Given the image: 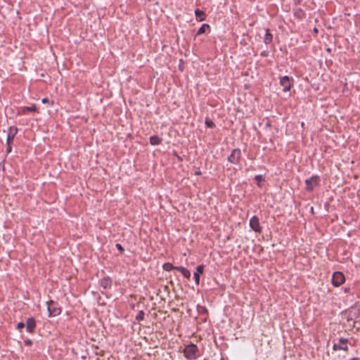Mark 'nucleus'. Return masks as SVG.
<instances>
[{"label":"nucleus","mask_w":360,"mask_h":360,"mask_svg":"<svg viewBox=\"0 0 360 360\" xmlns=\"http://www.w3.org/2000/svg\"><path fill=\"white\" fill-rule=\"evenodd\" d=\"M198 348L196 345L191 343L186 346L184 349V356L187 359H195L198 356Z\"/></svg>","instance_id":"obj_1"},{"label":"nucleus","mask_w":360,"mask_h":360,"mask_svg":"<svg viewBox=\"0 0 360 360\" xmlns=\"http://www.w3.org/2000/svg\"><path fill=\"white\" fill-rule=\"evenodd\" d=\"M47 310L49 317L59 315L61 312L60 307L53 300L47 302Z\"/></svg>","instance_id":"obj_2"},{"label":"nucleus","mask_w":360,"mask_h":360,"mask_svg":"<svg viewBox=\"0 0 360 360\" xmlns=\"http://www.w3.org/2000/svg\"><path fill=\"white\" fill-rule=\"evenodd\" d=\"M348 342H349L348 338H340L338 340V342L334 343V345L333 346V349L335 351H337V350L347 351L348 350V346H347Z\"/></svg>","instance_id":"obj_3"},{"label":"nucleus","mask_w":360,"mask_h":360,"mask_svg":"<svg viewBox=\"0 0 360 360\" xmlns=\"http://www.w3.org/2000/svg\"><path fill=\"white\" fill-rule=\"evenodd\" d=\"M345 281V276L342 272H334L332 277V283L334 286L341 285Z\"/></svg>","instance_id":"obj_4"},{"label":"nucleus","mask_w":360,"mask_h":360,"mask_svg":"<svg viewBox=\"0 0 360 360\" xmlns=\"http://www.w3.org/2000/svg\"><path fill=\"white\" fill-rule=\"evenodd\" d=\"M280 84L283 86V91H288L292 86V79L288 76H283L280 79Z\"/></svg>","instance_id":"obj_5"},{"label":"nucleus","mask_w":360,"mask_h":360,"mask_svg":"<svg viewBox=\"0 0 360 360\" xmlns=\"http://www.w3.org/2000/svg\"><path fill=\"white\" fill-rule=\"evenodd\" d=\"M241 156V151L240 149H233L231 151V155L228 158V160L233 164H237L239 162Z\"/></svg>","instance_id":"obj_6"},{"label":"nucleus","mask_w":360,"mask_h":360,"mask_svg":"<svg viewBox=\"0 0 360 360\" xmlns=\"http://www.w3.org/2000/svg\"><path fill=\"white\" fill-rule=\"evenodd\" d=\"M250 228L256 233L262 232V227L259 224V218L256 216H253L249 222Z\"/></svg>","instance_id":"obj_7"},{"label":"nucleus","mask_w":360,"mask_h":360,"mask_svg":"<svg viewBox=\"0 0 360 360\" xmlns=\"http://www.w3.org/2000/svg\"><path fill=\"white\" fill-rule=\"evenodd\" d=\"M319 177L313 176L309 179L305 180L306 189L311 191L314 189V184H318Z\"/></svg>","instance_id":"obj_8"},{"label":"nucleus","mask_w":360,"mask_h":360,"mask_svg":"<svg viewBox=\"0 0 360 360\" xmlns=\"http://www.w3.org/2000/svg\"><path fill=\"white\" fill-rule=\"evenodd\" d=\"M28 333H33L36 328V321L33 317L28 318L25 323Z\"/></svg>","instance_id":"obj_9"},{"label":"nucleus","mask_w":360,"mask_h":360,"mask_svg":"<svg viewBox=\"0 0 360 360\" xmlns=\"http://www.w3.org/2000/svg\"><path fill=\"white\" fill-rule=\"evenodd\" d=\"M18 133V128L15 126L10 127L8 128V135H7V143H12L15 136Z\"/></svg>","instance_id":"obj_10"},{"label":"nucleus","mask_w":360,"mask_h":360,"mask_svg":"<svg viewBox=\"0 0 360 360\" xmlns=\"http://www.w3.org/2000/svg\"><path fill=\"white\" fill-rule=\"evenodd\" d=\"M203 271H204V266L202 264L197 266L196 271L194 273V279H195V282L197 285H198L200 283V276L201 274H202Z\"/></svg>","instance_id":"obj_11"},{"label":"nucleus","mask_w":360,"mask_h":360,"mask_svg":"<svg viewBox=\"0 0 360 360\" xmlns=\"http://www.w3.org/2000/svg\"><path fill=\"white\" fill-rule=\"evenodd\" d=\"M100 283L104 289H108L111 287L112 281L109 277H105L101 280Z\"/></svg>","instance_id":"obj_12"},{"label":"nucleus","mask_w":360,"mask_h":360,"mask_svg":"<svg viewBox=\"0 0 360 360\" xmlns=\"http://www.w3.org/2000/svg\"><path fill=\"white\" fill-rule=\"evenodd\" d=\"M176 270L179 271L181 272V274L186 278L189 279L191 278V272L188 269H187L186 268L184 267V266H178V268H176Z\"/></svg>","instance_id":"obj_13"},{"label":"nucleus","mask_w":360,"mask_h":360,"mask_svg":"<svg viewBox=\"0 0 360 360\" xmlns=\"http://www.w3.org/2000/svg\"><path fill=\"white\" fill-rule=\"evenodd\" d=\"M195 14L198 21H203L205 19V13L198 8L195 11Z\"/></svg>","instance_id":"obj_14"},{"label":"nucleus","mask_w":360,"mask_h":360,"mask_svg":"<svg viewBox=\"0 0 360 360\" xmlns=\"http://www.w3.org/2000/svg\"><path fill=\"white\" fill-rule=\"evenodd\" d=\"M273 37L272 34L270 33V31L269 29L266 30V34L264 37V41L266 44H269L272 41Z\"/></svg>","instance_id":"obj_15"},{"label":"nucleus","mask_w":360,"mask_h":360,"mask_svg":"<svg viewBox=\"0 0 360 360\" xmlns=\"http://www.w3.org/2000/svg\"><path fill=\"white\" fill-rule=\"evenodd\" d=\"M162 139L158 136H152L150 137V143L151 145L155 146L158 145L161 143Z\"/></svg>","instance_id":"obj_16"},{"label":"nucleus","mask_w":360,"mask_h":360,"mask_svg":"<svg viewBox=\"0 0 360 360\" xmlns=\"http://www.w3.org/2000/svg\"><path fill=\"white\" fill-rule=\"evenodd\" d=\"M176 268H178V266H175L172 264L169 263V262L165 263L162 265V269L165 271H172L173 269H176Z\"/></svg>","instance_id":"obj_17"},{"label":"nucleus","mask_w":360,"mask_h":360,"mask_svg":"<svg viewBox=\"0 0 360 360\" xmlns=\"http://www.w3.org/2000/svg\"><path fill=\"white\" fill-rule=\"evenodd\" d=\"M207 30H210V25L208 24H202L198 30L197 35L205 33Z\"/></svg>","instance_id":"obj_18"},{"label":"nucleus","mask_w":360,"mask_h":360,"mask_svg":"<svg viewBox=\"0 0 360 360\" xmlns=\"http://www.w3.org/2000/svg\"><path fill=\"white\" fill-rule=\"evenodd\" d=\"M37 106L35 105H32L31 106H25V107H23L22 108V112H35L37 111Z\"/></svg>","instance_id":"obj_19"},{"label":"nucleus","mask_w":360,"mask_h":360,"mask_svg":"<svg viewBox=\"0 0 360 360\" xmlns=\"http://www.w3.org/2000/svg\"><path fill=\"white\" fill-rule=\"evenodd\" d=\"M144 319V312L143 311H139V312L138 313V314L136 315V320L137 321H143Z\"/></svg>","instance_id":"obj_20"},{"label":"nucleus","mask_w":360,"mask_h":360,"mask_svg":"<svg viewBox=\"0 0 360 360\" xmlns=\"http://www.w3.org/2000/svg\"><path fill=\"white\" fill-rule=\"evenodd\" d=\"M205 124L207 127H210V128H212L214 127V122L210 120V119H208L207 118L205 120Z\"/></svg>","instance_id":"obj_21"},{"label":"nucleus","mask_w":360,"mask_h":360,"mask_svg":"<svg viewBox=\"0 0 360 360\" xmlns=\"http://www.w3.org/2000/svg\"><path fill=\"white\" fill-rule=\"evenodd\" d=\"M255 181H257V185L260 186L259 183H260V181H263V177L262 175L257 174L255 176Z\"/></svg>","instance_id":"obj_22"},{"label":"nucleus","mask_w":360,"mask_h":360,"mask_svg":"<svg viewBox=\"0 0 360 360\" xmlns=\"http://www.w3.org/2000/svg\"><path fill=\"white\" fill-rule=\"evenodd\" d=\"M295 15L299 17L300 18H302V16L304 15L302 10L301 9H298L295 13Z\"/></svg>","instance_id":"obj_23"},{"label":"nucleus","mask_w":360,"mask_h":360,"mask_svg":"<svg viewBox=\"0 0 360 360\" xmlns=\"http://www.w3.org/2000/svg\"><path fill=\"white\" fill-rule=\"evenodd\" d=\"M116 248L117 249L121 252L122 253L124 250V248L122 246V245H120V243H117L116 244Z\"/></svg>","instance_id":"obj_24"},{"label":"nucleus","mask_w":360,"mask_h":360,"mask_svg":"<svg viewBox=\"0 0 360 360\" xmlns=\"http://www.w3.org/2000/svg\"><path fill=\"white\" fill-rule=\"evenodd\" d=\"M11 143H7L6 142V153H10L11 152V150H12V148H11Z\"/></svg>","instance_id":"obj_25"},{"label":"nucleus","mask_w":360,"mask_h":360,"mask_svg":"<svg viewBox=\"0 0 360 360\" xmlns=\"http://www.w3.org/2000/svg\"><path fill=\"white\" fill-rule=\"evenodd\" d=\"M25 326V323H22V322H20V323H18V325H17V328H18V329H22V328H23Z\"/></svg>","instance_id":"obj_26"},{"label":"nucleus","mask_w":360,"mask_h":360,"mask_svg":"<svg viewBox=\"0 0 360 360\" xmlns=\"http://www.w3.org/2000/svg\"><path fill=\"white\" fill-rule=\"evenodd\" d=\"M49 99L47 98H44L42 100H41V102L43 103H49Z\"/></svg>","instance_id":"obj_27"},{"label":"nucleus","mask_w":360,"mask_h":360,"mask_svg":"<svg viewBox=\"0 0 360 360\" xmlns=\"http://www.w3.org/2000/svg\"><path fill=\"white\" fill-rule=\"evenodd\" d=\"M25 344L26 345H30L31 344V341L30 340H27V341H25Z\"/></svg>","instance_id":"obj_28"},{"label":"nucleus","mask_w":360,"mask_h":360,"mask_svg":"<svg viewBox=\"0 0 360 360\" xmlns=\"http://www.w3.org/2000/svg\"><path fill=\"white\" fill-rule=\"evenodd\" d=\"M349 360H359V359L357 358V357H354V358H352V359H351Z\"/></svg>","instance_id":"obj_29"},{"label":"nucleus","mask_w":360,"mask_h":360,"mask_svg":"<svg viewBox=\"0 0 360 360\" xmlns=\"http://www.w3.org/2000/svg\"><path fill=\"white\" fill-rule=\"evenodd\" d=\"M195 174H196V175H200V174H201V172H200V171H199V172H195Z\"/></svg>","instance_id":"obj_30"},{"label":"nucleus","mask_w":360,"mask_h":360,"mask_svg":"<svg viewBox=\"0 0 360 360\" xmlns=\"http://www.w3.org/2000/svg\"><path fill=\"white\" fill-rule=\"evenodd\" d=\"M314 31L315 32H318V29L315 27V28H314Z\"/></svg>","instance_id":"obj_31"},{"label":"nucleus","mask_w":360,"mask_h":360,"mask_svg":"<svg viewBox=\"0 0 360 360\" xmlns=\"http://www.w3.org/2000/svg\"><path fill=\"white\" fill-rule=\"evenodd\" d=\"M349 288H345V291L346 292H349Z\"/></svg>","instance_id":"obj_32"},{"label":"nucleus","mask_w":360,"mask_h":360,"mask_svg":"<svg viewBox=\"0 0 360 360\" xmlns=\"http://www.w3.org/2000/svg\"><path fill=\"white\" fill-rule=\"evenodd\" d=\"M202 311H207V309L203 308Z\"/></svg>","instance_id":"obj_33"},{"label":"nucleus","mask_w":360,"mask_h":360,"mask_svg":"<svg viewBox=\"0 0 360 360\" xmlns=\"http://www.w3.org/2000/svg\"><path fill=\"white\" fill-rule=\"evenodd\" d=\"M202 311H207V309L203 308Z\"/></svg>","instance_id":"obj_34"}]
</instances>
